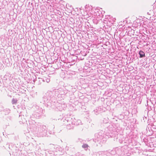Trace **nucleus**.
I'll use <instances>...</instances> for the list:
<instances>
[{
    "instance_id": "obj_3",
    "label": "nucleus",
    "mask_w": 156,
    "mask_h": 156,
    "mask_svg": "<svg viewBox=\"0 0 156 156\" xmlns=\"http://www.w3.org/2000/svg\"><path fill=\"white\" fill-rule=\"evenodd\" d=\"M86 147H87V145H86Z\"/></svg>"
},
{
    "instance_id": "obj_2",
    "label": "nucleus",
    "mask_w": 156,
    "mask_h": 156,
    "mask_svg": "<svg viewBox=\"0 0 156 156\" xmlns=\"http://www.w3.org/2000/svg\"><path fill=\"white\" fill-rule=\"evenodd\" d=\"M91 6L89 5L88 4L86 5L85 6V9H86V11H89L90 10V8Z\"/></svg>"
},
{
    "instance_id": "obj_1",
    "label": "nucleus",
    "mask_w": 156,
    "mask_h": 156,
    "mask_svg": "<svg viewBox=\"0 0 156 156\" xmlns=\"http://www.w3.org/2000/svg\"><path fill=\"white\" fill-rule=\"evenodd\" d=\"M139 54L140 58H142L145 56L144 53L142 51H140L139 52Z\"/></svg>"
}]
</instances>
